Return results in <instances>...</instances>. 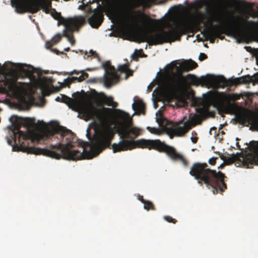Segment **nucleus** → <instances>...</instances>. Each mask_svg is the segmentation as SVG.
<instances>
[{"mask_svg":"<svg viewBox=\"0 0 258 258\" xmlns=\"http://www.w3.org/2000/svg\"><path fill=\"white\" fill-rule=\"evenodd\" d=\"M24 71H25L26 76L28 77H31L32 75V72L31 71L28 70H25Z\"/></svg>","mask_w":258,"mask_h":258,"instance_id":"72a5a7b5","label":"nucleus"},{"mask_svg":"<svg viewBox=\"0 0 258 258\" xmlns=\"http://www.w3.org/2000/svg\"><path fill=\"white\" fill-rule=\"evenodd\" d=\"M147 128L151 133H153V134H156L157 132V131H158V129L157 128H155V127H147Z\"/></svg>","mask_w":258,"mask_h":258,"instance_id":"2f4dec72","label":"nucleus"},{"mask_svg":"<svg viewBox=\"0 0 258 258\" xmlns=\"http://www.w3.org/2000/svg\"><path fill=\"white\" fill-rule=\"evenodd\" d=\"M51 15L55 20H57L61 16L60 13L57 12L55 9H51Z\"/></svg>","mask_w":258,"mask_h":258,"instance_id":"4be33fe9","label":"nucleus"},{"mask_svg":"<svg viewBox=\"0 0 258 258\" xmlns=\"http://www.w3.org/2000/svg\"><path fill=\"white\" fill-rule=\"evenodd\" d=\"M207 57L208 56L206 54L204 53H201L199 55V59H200V60L202 61L207 58Z\"/></svg>","mask_w":258,"mask_h":258,"instance_id":"7c9ffc66","label":"nucleus"},{"mask_svg":"<svg viewBox=\"0 0 258 258\" xmlns=\"http://www.w3.org/2000/svg\"><path fill=\"white\" fill-rule=\"evenodd\" d=\"M256 81L258 82V76L256 78Z\"/></svg>","mask_w":258,"mask_h":258,"instance_id":"49530a36","label":"nucleus"},{"mask_svg":"<svg viewBox=\"0 0 258 258\" xmlns=\"http://www.w3.org/2000/svg\"><path fill=\"white\" fill-rule=\"evenodd\" d=\"M73 99L64 95H62L61 97V102L67 103L68 102H70L72 101Z\"/></svg>","mask_w":258,"mask_h":258,"instance_id":"393cba45","label":"nucleus"},{"mask_svg":"<svg viewBox=\"0 0 258 258\" xmlns=\"http://www.w3.org/2000/svg\"><path fill=\"white\" fill-rule=\"evenodd\" d=\"M138 199L139 201H140L142 203H144L146 201L144 199L143 197L140 195H138Z\"/></svg>","mask_w":258,"mask_h":258,"instance_id":"f704fd0d","label":"nucleus"},{"mask_svg":"<svg viewBox=\"0 0 258 258\" xmlns=\"http://www.w3.org/2000/svg\"><path fill=\"white\" fill-rule=\"evenodd\" d=\"M57 101H61V98L59 97H57L56 99H55Z\"/></svg>","mask_w":258,"mask_h":258,"instance_id":"37998d69","label":"nucleus"},{"mask_svg":"<svg viewBox=\"0 0 258 258\" xmlns=\"http://www.w3.org/2000/svg\"><path fill=\"white\" fill-rule=\"evenodd\" d=\"M87 53H88L86 52V54H85V55H87Z\"/></svg>","mask_w":258,"mask_h":258,"instance_id":"864d4df0","label":"nucleus"},{"mask_svg":"<svg viewBox=\"0 0 258 258\" xmlns=\"http://www.w3.org/2000/svg\"><path fill=\"white\" fill-rule=\"evenodd\" d=\"M75 94H74L73 95V97H75Z\"/></svg>","mask_w":258,"mask_h":258,"instance_id":"603ef678","label":"nucleus"},{"mask_svg":"<svg viewBox=\"0 0 258 258\" xmlns=\"http://www.w3.org/2000/svg\"><path fill=\"white\" fill-rule=\"evenodd\" d=\"M214 21L221 22L222 19L220 18L214 19L211 15L200 14L198 17L192 22L180 23L173 21L172 24L168 23L167 27L169 29L168 31L161 29L154 33L150 30L142 31L138 34V42H147L150 45H156L164 43H171L175 40L180 41L182 35L188 32L199 30L200 24H203L209 26L206 27L202 33H204L210 42L213 43L216 37L222 39L223 37H221V35L225 33L226 31L239 35L246 29L257 25L255 22L247 21L239 16L232 17L231 19L225 21L221 27L218 25L213 26Z\"/></svg>","mask_w":258,"mask_h":258,"instance_id":"f03ea898","label":"nucleus"},{"mask_svg":"<svg viewBox=\"0 0 258 258\" xmlns=\"http://www.w3.org/2000/svg\"><path fill=\"white\" fill-rule=\"evenodd\" d=\"M194 134H195V135H196V136H197V133H195V132L194 133V132H192V136L194 135Z\"/></svg>","mask_w":258,"mask_h":258,"instance_id":"c03bdc74","label":"nucleus"},{"mask_svg":"<svg viewBox=\"0 0 258 258\" xmlns=\"http://www.w3.org/2000/svg\"><path fill=\"white\" fill-rule=\"evenodd\" d=\"M222 166H223V164L220 165V167L219 168H220V167L221 168L222 167Z\"/></svg>","mask_w":258,"mask_h":258,"instance_id":"de8ad7c7","label":"nucleus"},{"mask_svg":"<svg viewBox=\"0 0 258 258\" xmlns=\"http://www.w3.org/2000/svg\"><path fill=\"white\" fill-rule=\"evenodd\" d=\"M186 78L190 82L191 85L202 86L210 85L213 88H224L227 86L231 87L237 86L242 84H246L252 81L251 77L249 75L241 77L227 80L223 76H215L213 75H207L198 78L195 75L188 74Z\"/></svg>","mask_w":258,"mask_h":258,"instance_id":"20e7f679","label":"nucleus"},{"mask_svg":"<svg viewBox=\"0 0 258 258\" xmlns=\"http://www.w3.org/2000/svg\"><path fill=\"white\" fill-rule=\"evenodd\" d=\"M222 93L217 91H209L206 96L207 100L212 105H218L221 101Z\"/></svg>","mask_w":258,"mask_h":258,"instance_id":"4468645a","label":"nucleus"},{"mask_svg":"<svg viewBox=\"0 0 258 258\" xmlns=\"http://www.w3.org/2000/svg\"><path fill=\"white\" fill-rule=\"evenodd\" d=\"M76 94H77L78 95H80L79 92L76 93Z\"/></svg>","mask_w":258,"mask_h":258,"instance_id":"09e8293b","label":"nucleus"},{"mask_svg":"<svg viewBox=\"0 0 258 258\" xmlns=\"http://www.w3.org/2000/svg\"><path fill=\"white\" fill-rule=\"evenodd\" d=\"M103 67L105 70L104 77V85L106 87L109 88L114 82L119 81L120 76L117 74L115 68L111 65L109 61L104 63Z\"/></svg>","mask_w":258,"mask_h":258,"instance_id":"1a4fd4ad","label":"nucleus"},{"mask_svg":"<svg viewBox=\"0 0 258 258\" xmlns=\"http://www.w3.org/2000/svg\"><path fill=\"white\" fill-rule=\"evenodd\" d=\"M156 121L160 127L163 129L169 131L171 134L176 136H182L187 133L192 127V123L189 120L184 121L183 119L176 123L173 128L168 127L170 122L167 119L161 116L157 118Z\"/></svg>","mask_w":258,"mask_h":258,"instance_id":"0eeeda50","label":"nucleus"},{"mask_svg":"<svg viewBox=\"0 0 258 258\" xmlns=\"http://www.w3.org/2000/svg\"><path fill=\"white\" fill-rule=\"evenodd\" d=\"M81 111L88 118L96 119L102 123L109 122L113 120L114 115L122 120L123 121L119 123L116 126L117 132L121 140L111 145L114 136L111 128L102 127L98 130H95L93 137H91L90 128H88L86 136L89 142L82 143V152L72 150L73 144L77 142V139L71 131L64 126L57 125L40 133H33L29 136L27 133L20 131L22 124L27 126L30 125L29 119L13 115L9 118L12 125L9 127L13 133L12 139L16 144L13 146V150L43 155L56 159L63 158L77 160L92 158L107 148H111L113 153H116L131 150L137 147L164 152L169 157V146L159 140L142 139L134 141L140 135L141 130L132 126L131 123L125 122L130 119V115L127 113L119 109L103 106L97 108L92 104L83 106Z\"/></svg>","mask_w":258,"mask_h":258,"instance_id":"f257e3e1","label":"nucleus"},{"mask_svg":"<svg viewBox=\"0 0 258 258\" xmlns=\"http://www.w3.org/2000/svg\"><path fill=\"white\" fill-rule=\"evenodd\" d=\"M198 140V138L197 137H191V140L192 142L194 144H196Z\"/></svg>","mask_w":258,"mask_h":258,"instance_id":"c9c22d12","label":"nucleus"},{"mask_svg":"<svg viewBox=\"0 0 258 258\" xmlns=\"http://www.w3.org/2000/svg\"><path fill=\"white\" fill-rule=\"evenodd\" d=\"M57 20L58 25L62 24L64 26L63 32H72L74 29V27L76 28V26L83 25L86 23V19L82 16L69 18H64L61 16Z\"/></svg>","mask_w":258,"mask_h":258,"instance_id":"9d476101","label":"nucleus"},{"mask_svg":"<svg viewBox=\"0 0 258 258\" xmlns=\"http://www.w3.org/2000/svg\"><path fill=\"white\" fill-rule=\"evenodd\" d=\"M133 72L130 69H128L127 71L125 73V79H127L128 77L132 76L133 75Z\"/></svg>","mask_w":258,"mask_h":258,"instance_id":"473e14b6","label":"nucleus"},{"mask_svg":"<svg viewBox=\"0 0 258 258\" xmlns=\"http://www.w3.org/2000/svg\"><path fill=\"white\" fill-rule=\"evenodd\" d=\"M17 77L10 75L3 78L0 77V92H15L19 90L22 83L17 82Z\"/></svg>","mask_w":258,"mask_h":258,"instance_id":"6e6552de","label":"nucleus"},{"mask_svg":"<svg viewBox=\"0 0 258 258\" xmlns=\"http://www.w3.org/2000/svg\"><path fill=\"white\" fill-rule=\"evenodd\" d=\"M140 51H141L142 52H143V50L142 49H140Z\"/></svg>","mask_w":258,"mask_h":258,"instance_id":"8fccbe9b","label":"nucleus"},{"mask_svg":"<svg viewBox=\"0 0 258 258\" xmlns=\"http://www.w3.org/2000/svg\"><path fill=\"white\" fill-rule=\"evenodd\" d=\"M249 146L254 151L243 158V164L247 168H252L254 165H258V142L251 141Z\"/></svg>","mask_w":258,"mask_h":258,"instance_id":"9b49d317","label":"nucleus"},{"mask_svg":"<svg viewBox=\"0 0 258 258\" xmlns=\"http://www.w3.org/2000/svg\"><path fill=\"white\" fill-rule=\"evenodd\" d=\"M12 6L15 8L17 13L23 14L29 12L32 14L37 12L40 9L46 14H51V3L45 0L29 1L26 0H11Z\"/></svg>","mask_w":258,"mask_h":258,"instance_id":"423d86ee","label":"nucleus"},{"mask_svg":"<svg viewBox=\"0 0 258 258\" xmlns=\"http://www.w3.org/2000/svg\"><path fill=\"white\" fill-rule=\"evenodd\" d=\"M82 25L76 26V28L74 27V29L72 32L71 31H64L63 32V36L66 37L68 38V41L71 43L72 45H74L75 43V40L74 37L73 33L75 31H78Z\"/></svg>","mask_w":258,"mask_h":258,"instance_id":"dca6fc26","label":"nucleus"},{"mask_svg":"<svg viewBox=\"0 0 258 258\" xmlns=\"http://www.w3.org/2000/svg\"><path fill=\"white\" fill-rule=\"evenodd\" d=\"M126 20L133 22V0H131L126 10Z\"/></svg>","mask_w":258,"mask_h":258,"instance_id":"a211bd4d","label":"nucleus"},{"mask_svg":"<svg viewBox=\"0 0 258 258\" xmlns=\"http://www.w3.org/2000/svg\"><path fill=\"white\" fill-rule=\"evenodd\" d=\"M217 159V157H213L210 158L209 160V163L212 165H214L216 164V161Z\"/></svg>","mask_w":258,"mask_h":258,"instance_id":"c756f323","label":"nucleus"},{"mask_svg":"<svg viewBox=\"0 0 258 258\" xmlns=\"http://www.w3.org/2000/svg\"><path fill=\"white\" fill-rule=\"evenodd\" d=\"M104 98V103L109 106H112L115 108L118 106V103L113 101V98L111 96H106L104 93H101Z\"/></svg>","mask_w":258,"mask_h":258,"instance_id":"f3484780","label":"nucleus"},{"mask_svg":"<svg viewBox=\"0 0 258 258\" xmlns=\"http://www.w3.org/2000/svg\"><path fill=\"white\" fill-rule=\"evenodd\" d=\"M198 67V64L191 59L185 60L176 66L177 75L168 77L162 85L161 88L168 94L174 95L183 91L187 86L185 78L181 75L183 72H188Z\"/></svg>","mask_w":258,"mask_h":258,"instance_id":"39448f33","label":"nucleus"},{"mask_svg":"<svg viewBox=\"0 0 258 258\" xmlns=\"http://www.w3.org/2000/svg\"><path fill=\"white\" fill-rule=\"evenodd\" d=\"M144 205V208L145 210H155V206L152 202L150 201L146 200L143 203Z\"/></svg>","mask_w":258,"mask_h":258,"instance_id":"412c9836","label":"nucleus"},{"mask_svg":"<svg viewBox=\"0 0 258 258\" xmlns=\"http://www.w3.org/2000/svg\"><path fill=\"white\" fill-rule=\"evenodd\" d=\"M128 69V64L126 63L119 66L118 67V71L121 73H126Z\"/></svg>","mask_w":258,"mask_h":258,"instance_id":"b1692460","label":"nucleus"},{"mask_svg":"<svg viewBox=\"0 0 258 258\" xmlns=\"http://www.w3.org/2000/svg\"><path fill=\"white\" fill-rule=\"evenodd\" d=\"M221 159L226 161L228 162L229 163H232L237 158V156L235 155H233L232 157H228L227 159H226V157L222 155L221 157Z\"/></svg>","mask_w":258,"mask_h":258,"instance_id":"5701e85b","label":"nucleus"},{"mask_svg":"<svg viewBox=\"0 0 258 258\" xmlns=\"http://www.w3.org/2000/svg\"><path fill=\"white\" fill-rule=\"evenodd\" d=\"M51 50L55 52L57 54H62V52H60L59 50H57L56 49H53Z\"/></svg>","mask_w":258,"mask_h":258,"instance_id":"58836bf2","label":"nucleus"},{"mask_svg":"<svg viewBox=\"0 0 258 258\" xmlns=\"http://www.w3.org/2000/svg\"><path fill=\"white\" fill-rule=\"evenodd\" d=\"M80 73H81L82 75L81 76H80L78 78V79H79L78 82H82L83 81L85 80L86 79L88 78L89 77L88 74L85 73L83 71H81L79 72V71H77L76 70H74L73 72H71V75H72L74 74L78 75Z\"/></svg>","mask_w":258,"mask_h":258,"instance_id":"aec40b11","label":"nucleus"},{"mask_svg":"<svg viewBox=\"0 0 258 258\" xmlns=\"http://www.w3.org/2000/svg\"><path fill=\"white\" fill-rule=\"evenodd\" d=\"M164 219L169 223H172L175 224L176 223L177 220L175 219L172 218L169 216H165L164 217Z\"/></svg>","mask_w":258,"mask_h":258,"instance_id":"a878e982","label":"nucleus"},{"mask_svg":"<svg viewBox=\"0 0 258 258\" xmlns=\"http://www.w3.org/2000/svg\"><path fill=\"white\" fill-rule=\"evenodd\" d=\"M240 123L244 124L248 123L253 127L258 130V115L250 114L248 115H241L238 117Z\"/></svg>","mask_w":258,"mask_h":258,"instance_id":"f8f14e48","label":"nucleus"},{"mask_svg":"<svg viewBox=\"0 0 258 258\" xmlns=\"http://www.w3.org/2000/svg\"><path fill=\"white\" fill-rule=\"evenodd\" d=\"M7 142H8V143L9 144V145L12 146V140L8 139L7 140Z\"/></svg>","mask_w":258,"mask_h":258,"instance_id":"ea45409f","label":"nucleus"},{"mask_svg":"<svg viewBox=\"0 0 258 258\" xmlns=\"http://www.w3.org/2000/svg\"><path fill=\"white\" fill-rule=\"evenodd\" d=\"M61 38V36L60 34H56L51 40L46 42V47L47 49L50 48L53 45L57 44L60 40Z\"/></svg>","mask_w":258,"mask_h":258,"instance_id":"6ab92c4d","label":"nucleus"},{"mask_svg":"<svg viewBox=\"0 0 258 258\" xmlns=\"http://www.w3.org/2000/svg\"><path fill=\"white\" fill-rule=\"evenodd\" d=\"M132 59L133 60H134L136 61L138 60V56L136 54H135V53H134L132 55Z\"/></svg>","mask_w":258,"mask_h":258,"instance_id":"e433bc0d","label":"nucleus"},{"mask_svg":"<svg viewBox=\"0 0 258 258\" xmlns=\"http://www.w3.org/2000/svg\"><path fill=\"white\" fill-rule=\"evenodd\" d=\"M133 109L139 114H145V103L141 100L136 101L132 105Z\"/></svg>","mask_w":258,"mask_h":258,"instance_id":"2eb2a0df","label":"nucleus"},{"mask_svg":"<svg viewBox=\"0 0 258 258\" xmlns=\"http://www.w3.org/2000/svg\"><path fill=\"white\" fill-rule=\"evenodd\" d=\"M70 50V47H67V48H66L64 49V50L65 51H69Z\"/></svg>","mask_w":258,"mask_h":258,"instance_id":"79ce46f5","label":"nucleus"},{"mask_svg":"<svg viewBox=\"0 0 258 258\" xmlns=\"http://www.w3.org/2000/svg\"><path fill=\"white\" fill-rule=\"evenodd\" d=\"M89 53H90V54L87 55L86 58H88V57H90V56H93L94 57L99 59V56L98 54L95 51H94L93 50H90ZM84 58H86L85 56H84Z\"/></svg>","mask_w":258,"mask_h":258,"instance_id":"bb28decb","label":"nucleus"},{"mask_svg":"<svg viewBox=\"0 0 258 258\" xmlns=\"http://www.w3.org/2000/svg\"><path fill=\"white\" fill-rule=\"evenodd\" d=\"M72 83H73L72 80H70V78H68L64 80L63 85L64 86L69 87Z\"/></svg>","mask_w":258,"mask_h":258,"instance_id":"cd10ccee","label":"nucleus"},{"mask_svg":"<svg viewBox=\"0 0 258 258\" xmlns=\"http://www.w3.org/2000/svg\"><path fill=\"white\" fill-rule=\"evenodd\" d=\"M189 174L198 180V183L205 184L208 188H212L214 194H217L218 191L223 192L227 188L225 174L221 171L210 169L207 163H194Z\"/></svg>","mask_w":258,"mask_h":258,"instance_id":"7ed1b4c3","label":"nucleus"},{"mask_svg":"<svg viewBox=\"0 0 258 258\" xmlns=\"http://www.w3.org/2000/svg\"><path fill=\"white\" fill-rule=\"evenodd\" d=\"M153 86V84L151 83L149 86H148V89H151Z\"/></svg>","mask_w":258,"mask_h":258,"instance_id":"a19ab883","label":"nucleus"},{"mask_svg":"<svg viewBox=\"0 0 258 258\" xmlns=\"http://www.w3.org/2000/svg\"><path fill=\"white\" fill-rule=\"evenodd\" d=\"M103 14L99 11H95L88 19V23L91 26L94 28H98L103 20Z\"/></svg>","mask_w":258,"mask_h":258,"instance_id":"ddd939ff","label":"nucleus"},{"mask_svg":"<svg viewBox=\"0 0 258 258\" xmlns=\"http://www.w3.org/2000/svg\"><path fill=\"white\" fill-rule=\"evenodd\" d=\"M113 13L116 15V13L114 12H113Z\"/></svg>","mask_w":258,"mask_h":258,"instance_id":"3c124183","label":"nucleus"},{"mask_svg":"<svg viewBox=\"0 0 258 258\" xmlns=\"http://www.w3.org/2000/svg\"><path fill=\"white\" fill-rule=\"evenodd\" d=\"M236 146H237V147H238V148L239 147V145H238V143H236Z\"/></svg>","mask_w":258,"mask_h":258,"instance_id":"a18cd8bd","label":"nucleus"},{"mask_svg":"<svg viewBox=\"0 0 258 258\" xmlns=\"http://www.w3.org/2000/svg\"><path fill=\"white\" fill-rule=\"evenodd\" d=\"M79 77H72V78H70V80H72L73 83H74L75 81H77L78 82Z\"/></svg>","mask_w":258,"mask_h":258,"instance_id":"4c0bfd02","label":"nucleus"},{"mask_svg":"<svg viewBox=\"0 0 258 258\" xmlns=\"http://www.w3.org/2000/svg\"><path fill=\"white\" fill-rule=\"evenodd\" d=\"M143 18H144L145 19H144V22L145 23H148V21H151V19H150V18L149 17V16H146V15H145L144 13H142L141 15H140Z\"/></svg>","mask_w":258,"mask_h":258,"instance_id":"c85d7f7f","label":"nucleus"}]
</instances>
